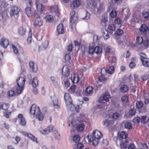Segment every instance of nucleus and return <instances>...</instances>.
<instances>
[{
	"label": "nucleus",
	"mask_w": 149,
	"mask_h": 149,
	"mask_svg": "<svg viewBox=\"0 0 149 149\" xmlns=\"http://www.w3.org/2000/svg\"><path fill=\"white\" fill-rule=\"evenodd\" d=\"M118 138L115 137L117 140L116 144L117 146H120L121 149H126L127 147V142L126 140L127 134L124 132L122 131L118 133Z\"/></svg>",
	"instance_id": "f257e3e1"
},
{
	"label": "nucleus",
	"mask_w": 149,
	"mask_h": 149,
	"mask_svg": "<svg viewBox=\"0 0 149 149\" xmlns=\"http://www.w3.org/2000/svg\"><path fill=\"white\" fill-rule=\"evenodd\" d=\"M102 135L100 132L95 130L93 132L92 135H91L89 136L88 135L86 138L89 142L92 141L93 145L95 146L98 145L100 139L102 138Z\"/></svg>",
	"instance_id": "f03ea898"
},
{
	"label": "nucleus",
	"mask_w": 149,
	"mask_h": 149,
	"mask_svg": "<svg viewBox=\"0 0 149 149\" xmlns=\"http://www.w3.org/2000/svg\"><path fill=\"white\" fill-rule=\"evenodd\" d=\"M17 85L16 92L18 94L22 93L24 85L25 82V76L23 73L21 74L16 81Z\"/></svg>",
	"instance_id": "7ed1b4c3"
},
{
	"label": "nucleus",
	"mask_w": 149,
	"mask_h": 149,
	"mask_svg": "<svg viewBox=\"0 0 149 149\" xmlns=\"http://www.w3.org/2000/svg\"><path fill=\"white\" fill-rule=\"evenodd\" d=\"M64 99L67 106L71 111H74L75 109L77 112H79V110L76 109L77 107L73 104L72 100L68 93H66L64 94Z\"/></svg>",
	"instance_id": "20e7f679"
},
{
	"label": "nucleus",
	"mask_w": 149,
	"mask_h": 149,
	"mask_svg": "<svg viewBox=\"0 0 149 149\" xmlns=\"http://www.w3.org/2000/svg\"><path fill=\"white\" fill-rule=\"evenodd\" d=\"M136 43L139 44H143L145 47H147L148 45L149 40L147 39L144 40L141 36H139L137 37Z\"/></svg>",
	"instance_id": "39448f33"
},
{
	"label": "nucleus",
	"mask_w": 149,
	"mask_h": 149,
	"mask_svg": "<svg viewBox=\"0 0 149 149\" xmlns=\"http://www.w3.org/2000/svg\"><path fill=\"white\" fill-rule=\"evenodd\" d=\"M87 3L88 8L92 10H94L96 9L97 4L94 0H87Z\"/></svg>",
	"instance_id": "423d86ee"
},
{
	"label": "nucleus",
	"mask_w": 149,
	"mask_h": 149,
	"mask_svg": "<svg viewBox=\"0 0 149 149\" xmlns=\"http://www.w3.org/2000/svg\"><path fill=\"white\" fill-rule=\"evenodd\" d=\"M40 0H36V4L37 11L40 12V13L42 12L45 9L43 5L40 3Z\"/></svg>",
	"instance_id": "0eeeda50"
},
{
	"label": "nucleus",
	"mask_w": 149,
	"mask_h": 149,
	"mask_svg": "<svg viewBox=\"0 0 149 149\" xmlns=\"http://www.w3.org/2000/svg\"><path fill=\"white\" fill-rule=\"evenodd\" d=\"M38 81L37 78L35 77L32 79H29V83L33 87H36L38 85Z\"/></svg>",
	"instance_id": "6e6552de"
},
{
	"label": "nucleus",
	"mask_w": 149,
	"mask_h": 149,
	"mask_svg": "<svg viewBox=\"0 0 149 149\" xmlns=\"http://www.w3.org/2000/svg\"><path fill=\"white\" fill-rule=\"evenodd\" d=\"M51 99L52 100L54 107L55 108L58 109L59 107L58 105V101L57 98L54 96L51 97Z\"/></svg>",
	"instance_id": "1a4fd4ad"
},
{
	"label": "nucleus",
	"mask_w": 149,
	"mask_h": 149,
	"mask_svg": "<svg viewBox=\"0 0 149 149\" xmlns=\"http://www.w3.org/2000/svg\"><path fill=\"white\" fill-rule=\"evenodd\" d=\"M12 46L14 53L15 54H17L18 53V50L20 51L21 53H23L24 51L22 47L19 45H18L16 47L13 44H12Z\"/></svg>",
	"instance_id": "9d476101"
},
{
	"label": "nucleus",
	"mask_w": 149,
	"mask_h": 149,
	"mask_svg": "<svg viewBox=\"0 0 149 149\" xmlns=\"http://www.w3.org/2000/svg\"><path fill=\"white\" fill-rule=\"evenodd\" d=\"M18 117L19 120V124L22 126H25L26 124V121L23 115L22 114H19Z\"/></svg>",
	"instance_id": "9b49d317"
},
{
	"label": "nucleus",
	"mask_w": 149,
	"mask_h": 149,
	"mask_svg": "<svg viewBox=\"0 0 149 149\" xmlns=\"http://www.w3.org/2000/svg\"><path fill=\"white\" fill-rule=\"evenodd\" d=\"M26 29L24 27L22 26L19 27L18 29V33L20 36H23L26 34Z\"/></svg>",
	"instance_id": "f8f14e48"
},
{
	"label": "nucleus",
	"mask_w": 149,
	"mask_h": 149,
	"mask_svg": "<svg viewBox=\"0 0 149 149\" xmlns=\"http://www.w3.org/2000/svg\"><path fill=\"white\" fill-rule=\"evenodd\" d=\"M19 9L16 6H14L11 8V15H17L19 11Z\"/></svg>",
	"instance_id": "ddd939ff"
},
{
	"label": "nucleus",
	"mask_w": 149,
	"mask_h": 149,
	"mask_svg": "<svg viewBox=\"0 0 149 149\" xmlns=\"http://www.w3.org/2000/svg\"><path fill=\"white\" fill-rule=\"evenodd\" d=\"M48 43L47 41H46L41 45L39 46L38 48L39 52L45 50L48 47Z\"/></svg>",
	"instance_id": "4468645a"
},
{
	"label": "nucleus",
	"mask_w": 149,
	"mask_h": 149,
	"mask_svg": "<svg viewBox=\"0 0 149 149\" xmlns=\"http://www.w3.org/2000/svg\"><path fill=\"white\" fill-rule=\"evenodd\" d=\"M78 20L77 16H74L70 17V27L71 29L72 28V24L74 23Z\"/></svg>",
	"instance_id": "2eb2a0df"
},
{
	"label": "nucleus",
	"mask_w": 149,
	"mask_h": 149,
	"mask_svg": "<svg viewBox=\"0 0 149 149\" xmlns=\"http://www.w3.org/2000/svg\"><path fill=\"white\" fill-rule=\"evenodd\" d=\"M65 62L67 64L69 65L71 61V56L70 53L66 52L65 56Z\"/></svg>",
	"instance_id": "dca6fc26"
},
{
	"label": "nucleus",
	"mask_w": 149,
	"mask_h": 149,
	"mask_svg": "<svg viewBox=\"0 0 149 149\" xmlns=\"http://www.w3.org/2000/svg\"><path fill=\"white\" fill-rule=\"evenodd\" d=\"M64 70L65 71L64 74V76L66 77L69 76L70 72L69 70L67 67V66H64L62 68V72L63 74V72Z\"/></svg>",
	"instance_id": "f3484780"
},
{
	"label": "nucleus",
	"mask_w": 149,
	"mask_h": 149,
	"mask_svg": "<svg viewBox=\"0 0 149 149\" xmlns=\"http://www.w3.org/2000/svg\"><path fill=\"white\" fill-rule=\"evenodd\" d=\"M25 10V13L27 16L30 17L32 16L33 10L30 7H26Z\"/></svg>",
	"instance_id": "a211bd4d"
},
{
	"label": "nucleus",
	"mask_w": 149,
	"mask_h": 149,
	"mask_svg": "<svg viewBox=\"0 0 149 149\" xmlns=\"http://www.w3.org/2000/svg\"><path fill=\"white\" fill-rule=\"evenodd\" d=\"M9 44L8 40L4 38H2L1 41L0 42V45L3 47H6Z\"/></svg>",
	"instance_id": "6ab92c4d"
},
{
	"label": "nucleus",
	"mask_w": 149,
	"mask_h": 149,
	"mask_svg": "<svg viewBox=\"0 0 149 149\" xmlns=\"http://www.w3.org/2000/svg\"><path fill=\"white\" fill-rule=\"evenodd\" d=\"M109 33L111 34L113 33V31L115 30L116 27L113 24H110L108 26Z\"/></svg>",
	"instance_id": "aec40b11"
},
{
	"label": "nucleus",
	"mask_w": 149,
	"mask_h": 149,
	"mask_svg": "<svg viewBox=\"0 0 149 149\" xmlns=\"http://www.w3.org/2000/svg\"><path fill=\"white\" fill-rule=\"evenodd\" d=\"M57 31L58 34H63L64 32L63 25L62 24H59L57 26Z\"/></svg>",
	"instance_id": "412c9836"
},
{
	"label": "nucleus",
	"mask_w": 149,
	"mask_h": 149,
	"mask_svg": "<svg viewBox=\"0 0 149 149\" xmlns=\"http://www.w3.org/2000/svg\"><path fill=\"white\" fill-rule=\"evenodd\" d=\"M38 112L36 116V118L38 119L40 121H42L43 120L44 118L43 115L42 113L40 112V110L39 107H38Z\"/></svg>",
	"instance_id": "4be33fe9"
},
{
	"label": "nucleus",
	"mask_w": 149,
	"mask_h": 149,
	"mask_svg": "<svg viewBox=\"0 0 149 149\" xmlns=\"http://www.w3.org/2000/svg\"><path fill=\"white\" fill-rule=\"evenodd\" d=\"M26 134L28 137L31 140L36 143H38V142L37 141V138H36L33 135L31 134L27 133Z\"/></svg>",
	"instance_id": "5701e85b"
},
{
	"label": "nucleus",
	"mask_w": 149,
	"mask_h": 149,
	"mask_svg": "<svg viewBox=\"0 0 149 149\" xmlns=\"http://www.w3.org/2000/svg\"><path fill=\"white\" fill-rule=\"evenodd\" d=\"M107 21V17H105V15L102 16L101 22V23L102 26H105Z\"/></svg>",
	"instance_id": "b1692460"
},
{
	"label": "nucleus",
	"mask_w": 149,
	"mask_h": 149,
	"mask_svg": "<svg viewBox=\"0 0 149 149\" xmlns=\"http://www.w3.org/2000/svg\"><path fill=\"white\" fill-rule=\"evenodd\" d=\"M85 123V122H83L82 123L79 124L77 127V129L78 131H83L84 129L85 125L84 123Z\"/></svg>",
	"instance_id": "393cba45"
},
{
	"label": "nucleus",
	"mask_w": 149,
	"mask_h": 149,
	"mask_svg": "<svg viewBox=\"0 0 149 149\" xmlns=\"http://www.w3.org/2000/svg\"><path fill=\"white\" fill-rule=\"evenodd\" d=\"M36 110V104H33L31 107L30 113L31 114L34 115Z\"/></svg>",
	"instance_id": "a878e982"
},
{
	"label": "nucleus",
	"mask_w": 149,
	"mask_h": 149,
	"mask_svg": "<svg viewBox=\"0 0 149 149\" xmlns=\"http://www.w3.org/2000/svg\"><path fill=\"white\" fill-rule=\"evenodd\" d=\"M95 52L97 55H100L101 54L102 52V49L101 47L100 46H96L94 47Z\"/></svg>",
	"instance_id": "bb28decb"
},
{
	"label": "nucleus",
	"mask_w": 149,
	"mask_h": 149,
	"mask_svg": "<svg viewBox=\"0 0 149 149\" xmlns=\"http://www.w3.org/2000/svg\"><path fill=\"white\" fill-rule=\"evenodd\" d=\"M80 5V3L79 0H76L73 1L72 4H71V7L72 8L73 7L77 8Z\"/></svg>",
	"instance_id": "cd10ccee"
},
{
	"label": "nucleus",
	"mask_w": 149,
	"mask_h": 149,
	"mask_svg": "<svg viewBox=\"0 0 149 149\" xmlns=\"http://www.w3.org/2000/svg\"><path fill=\"white\" fill-rule=\"evenodd\" d=\"M128 90V88L127 86L125 85H123L121 86L120 88V90L121 92L125 93L127 92Z\"/></svg>",
	"instance_id": "c85d7f7f"
},
{
	"label": "nucleus",
	"mask_w": 149,
	"mask_h": 149,
	"mask_svg": "<svg viewBox=\"0 0 149 149\" xmlns=\"http://www.w3.org/2000/svg\"><path fill=\"white\" fill-rule=\"evenodd\" d=\"M53 135L54 136V138L56 139L57 140L60 139L61 138L60 134L56 130L53 131Z\"/></svg>",
	"instance_id": "c756f323"
},
{
	"label": "nucleus",
	"mask_w": 149,
	"mask_h": 149,
	"mask_svg": "<svg viewBox=\"0 0 149 149\" xmlns=\"http://www.w3.org/2000/svg\"><path fill=\"white\" fill-rule=\"evenodd\" d=\"M42 24V22L40 18L35 20L34 25L36 26H41Z\"/></svg>",
	"instance_id": "7c9ffc66"
},
{
	"label": "nucleus",
	"mask_w": 149,
	"mask_h": 149,
	"mask_svg": "<svg viewBox=\"0 0 149 149\" xmlns=\"http://www.w3.org/2000/svg\"><path fill=\"white\" fill-rule=\"evenodd\" d=\"M143 65H149V58L146 57L144 58H141Z\"/></svg>",
	"instance_id": "2f4dec72"
},
{
	"label": "nucleus",
	"mask_w": 149,
	"mask_h": 149,
	"mask_svg": "<svg viewBox=\"0 0 149 149\" xmlns=\"http://www.w3.org/2000/svg\"><path fill=\"white\" fill-rule=\"evenodd\" d=\"M110 98V96L107 94H104L103 96V100L106 102H108L109 99Z\"/></svg>",
	"instance_id": "473e14b6"
},
{
	"label": "nucleus",
	"mask_w": 149,
	"mask_h": 149,
	"mask_svg": "<svg viewBox=\"0 0 149 149\" xmlns=\"http://www.w3.org/2000/svg\"><path fill=\"white\" fill-rule=\"evenodd\" d=\"M105 70L107 73L111 74L114 72V67L113 66H111L107 70L106 69Z\"/></svg>",
	"instance_id": "72a5a7b5"
},
{
	"label": "nucleus",
	"mask_w": 149,
	"mask_h": 149,
	"mask_svg": "<svg viewBox=\"0 0 149 149\" xmlns=\"http://www.w3.org/2000/svg\"><path fill=\"white\" fill-rule=\"evenodd\" d=\"M93 88L92 87L89 86L86 88L85 90L86 93L88 94L92 93Z\"/></svg>",
	"instance_id": "f704fd0d"
},
{
	"label": "nucleus",
	"mask_w": 149,
	"mask_h": 149,
	"mask_svg": "<svg viewBox=\"0 0 149 149\" xmlns=\"http://www.w3.org/2000/svg\"><path fill=\"white\" fill-rule=\"evenodd\" d=\"M136 107L139 109H141L143 106V104L142 102L141 101H137L136 103Z\"/></svg>",
	"instance_id": "c9c22d12"
},
{
	"label": "nucleus",
	"mask_w": 149,
	"mask_h": 149,
	"mask_svg": "<svg viewBox=\"0 0 149 149\" xmlns=\"http://www.w3.org/2000/svg\"><path fill=\"white\" fill-rule=\"evenodd\" d=\"M148 117L146 116H142L141 119V122L144 124H145L148 121Z\"/></svg>",
	"instance_id": "e433bc0d"
},
{
	"label": "nucleus",
	"mask_w": 149,
	"mask_h": 149,
	"mask_svg": "<svg viewBox=\"0 0 149 149\" xmlns=\"http://www.w3.org/2000/svg\"><path fill=\"white\" fill-rule=\"evenodd\" d=\"M124 126L125 128L126 129L130 130L132 128V125L131 123L127 122L125 123Z\"/></svg>",
	"instance_id": "4c0bfd02"
},
{
	"label": "nucleus",
	"mask_w": 149,
	"mask_h": 149,
	"mask_svg": "<svg viewBox=\"0 0 149 149\" xmlns=\"http://www.w3.org/2000/svg\"><path fill=\"white\" fill-rule=\"evenodd\" d=\"M30 70L31 72H36L38 70L37 66H30Z\"/></svg>",
	"instance_id": "58836bf2"
},
{
	"label": "nucleus",
	"mask_w": 149,
	"mask_h": 149,
	"mask_svg": "<svg viewBox=\"0 0 149 149\" xmlns=\"http://www.w3.org/2000/svg\"><path fill=\"white\" fill-rule=\"evenodd\" d=\"M45 19L47 22H52L53 20V17L52 15H47L45 17Z\"/></svg>",
	"instance_id": "ea45409f"
},
{
	"label": "nucleus",
	"mask_w": 149,
	"mask_h": 149,
	"mask_svg": "<svg viewBox=\"0 0 149 149\" xmlns=\"http://www.w3.org/2000/svg\"><path fill=\"white\" fill-rule=\"evenodd\" d=\"M108 60L109 62L113 64V63H115L116 61V57L113 56L111 58H109Z\"/></svg>",
	"instance_id": "a19ab883"
},
{
	"label": "nucleus",
	"mask_w": 149,
	"mask_h": 149,
	"mask_svg": "<svg viewBox=\"0 0 149 149\" xmlns=\"http://www.w3.org/2000/svg\"><path fill=\"white\" fill-rule=\"evenodd\" d=\"M95 52L94 47L93 46L90 47L88 50V54H92Z\"/></svg>",
	"instance_id": "79ce46f5"
},
{
	"label": "nucleus",
	"mask_w": 149,
	"mask_h": 149,
	"mask_svg": "<svg viewBox=\"0 0 149 149\" xmlns=\"http://www.w3.org/2000/svg\"><path fill=\"white\" fill-rule=\"evenodd\" d=\"M80 139V138L79 135H76L73 137V140L75 143H77L79 141Z\"/></svg>",
	"instance_id": "37998d69"
},
{
	"label": "nucleus",
	"mask_w": 149,
	"mask_h": 149,
	"mask_svg": "<svg viewBox=\"0 0 149 149\" xmlns=\"http://www.w3.org/2000/svg\"><path fill=\"white\" fill-rule=\"evenodd\" d=\"M147 27L145 24L142 25L139 28V30L140 31L143 32H144L147 31Z\"/></svg>",
	"instance_id": "c03bdc74"
},
{
	"label": "nucleus",
	"mask_w": 149,
	"mask_h": 149,
	"mask_svg": "<svg viewBox=\"0 0 149 149\" xmlns=\"http://www.w3.org/2000/svg\"><path fill=\"white\" fill-rule=\"evenodd\" d=\"M47 130L49 131V133L52 131H53L54 130H56L54 128V126L52 125H50L48 126L47 127Z\"/></svg>",
	"instance_id": "a18cd8bd"
},
{
	"label": "nucleus",
	"mask_w": 149,
	"mask_h": 149,
	"mask_svg": "<svg viewBox=\"0 0 149 149\" xmlns=\"http://www.w3.org/2000/svg\"><path fill=\"white\" fill-rule=\"evenodd\" d=\"M51 79L54 85L55 86H57V81L56 78L52 76L51 77Z\"/></svg>",
	"instance_id": "49530a36"
},
{
	"label": "nucleus",
	"mask_w": 149,
	"mask_h": 149,
	"mask_svg": "<svg viewBox=\"0 0 149 149\" xmlns=\"http://www.w3.org/2000/svg\"><path fill=\"white\" fill-rule=\"evenodd\" d=\"M136 58L135 57H132L131 59V62L130 63L129 65H131L132 64L133 65H135L136 64L135 62L136 61Z\"/></svg>",
	"instance_id": "de8ad7c7"
},
{
	"label": "nucleus",
	"mask_w": 149,
	"mask_h": 149,
	"mask_svg": "<svg viewBox=\"0 0 149 149\" xmlns=\"http://www.w3.org/2000/svg\"><path fill=\"white\" fill-rule=\"evenodd\" d=\"M143 16L145 19H147L148 18L149 15V12L144 11L142 13Z\"/></svg>",
	"instance_id": "09e8293b"
},
{
	"label": "nucleus",
	"mask_w": 149,
	"mask_h": 149,
	"mask_svg": "<svg viewBox=\"0 0 149 149\" xmlns=\"http://www.w3.org/2000/svg\"><path fill=\"white\" fill-rule=\"evenodd\" d=\"M117 13L116 10H113L111 11L110 14V15L112 18L115 17L117 15Z\"/></svg>",
	"instance_id": "8fccbe9b"
},
{
	"label": "nucleus",
	"mask_w": 149,
	"mask_h": 149,
	"mask_svg": "<svg viewBox=\"0 0 149 149\" xmlns=\"http://www.w3.org/2000/svg\"><path fill=\"white\" fill-rule=\"evenodd\" d=\"M104 8L103 4L100 3V4L99 7L97 8V12L98 13H100L103 10Z\"/></svg>",
	"instance_id": "3c124183"
},
{
	"label": "nucleus",
	"mask_w": 149,
	"mask_h": 149,
	"mask_svg": "<svg viewBox=\"0 0 149 149\" xmlns=\"http://www.w3.org/2000/svg\"><path fill=\"white\" fill-rule=\"evenodd\" d=\"M84 146L82 143H78L76 147H75L74 149H82L83 148Z\"/></svg>",
	"instance_id": "603ef678"
},
{
	"label": "nucleus",
	"mask_w": 149,
	"mask_h": 149,
	"mask_svg": "<svg viewBox=\"0 0 149 149\" xmlns=\"http://www.w3.org/2000/svg\"><path fill=\"white\" fill-rule=\"evenodd\" d=\"M128 97L127 96H124L122 97L121 100L123 102L126 103L128 101Z\"/></svg>",
	"instance_id": "864d4df0"
},
{
	"label": "nucleus",
	"mask_w": 149,
	"mask_h": 149,
	"mask_svg": "<svg viewBox=\"0 0 149 149\" xmlns=\"http://www.w3.org/2000/svg\"><path fill=\"white\" fill-rule=\"evenodd\" d=\"M32 33L31 32V29H30L29 32V36L27 38V41H29L30 42L32 40Z\"/></svg>",
	"instance_id": "5fc2aeb1"
},
{
	"label": "nucleus",
	"mask_w": 149,
	"mask_h": 149,
	"mask_svg": "<svg viewBox=\"0 0 149 149\" xmlns=\"http://www.w3.org/2000/svg\"><path fill=\"white\" fill-rule=\"evenodd\" d=\"M112 118L114 120H116L119 117V114L118 113L115 112L114 113L112 116Z\"/></svg>",
	"instance_id": "6e6d98bb"
},
{
	"label": "nucleus",
	"mask_w": 149,
	"mask_h": 149,
	"mask_svg": "<svg viewBox=\"0 0 149 149\" xmlns=\"http://www.w3.org/2000/svg\"><path fill=\"white\" fill-rule=\"evenodd\" d=\"M127 146V145L126 149L127 148H128V149H135L136 148L135 145L133 143H130L128 146V147Z\"/></svg>",
	"instance_id": "4d7b16f0"
},
{
	"label": "nucleus",
	"mask_w": 149,
	"mask_h": 149,
	"mask_svg": "<svg viewBox=\"0 0 149 149\" xmlns=\"http://www.w3.org/2000/svg\"><path fill=\"white\" fill-rule=\"evenodd\" d=\"M72 44H70L68 47L67 50L66 52L68 53H70L72 51Z\"/></svg>",
	"instance_id": "13d9d810"
},
{
	"label": "nucleus",
	"mask_w": 149,
	"mask_h": 149,
	"mask_svg": "<svg viewBox=\"0 0 149 149\" xmlns=\"http://www.w3.org/2000/svg\"><path fill=\"white\" fill-rule=\"evenodd\" d=\"M74 83H77L78 82L79 79V77L77 76H74V77L73 80H72Z\"/></svg>",
	"instance_id": "bf43d9fd"
},
{
	"label": "nucleus",
	"mask_w": 149,
	"mask_h": 149,
	"mask_svg": "<svg viewBox=\"0 0 149 149\" xmlns=\"http://www.w3.org/2000/svg\"><path fill=\"white\" fill-rule=\"evenodd\" d=\"M115 23L118 24H120L122 22V20L119 17H117L115 19Z\"/></svg>",
	"instance_id": "052dcab7"
},
{
	"label": "nucleus",
	"mask_w": 149,
	"mask_h": 149,
	"mask_svg": "<svg viewBox=\"0 0 149 149\" xmlns=\"http://www.w3.org/2000/svg\"><path fill=\"white\" fill-rule=\"evenodd\" d=\"M8 96L12 97L15 95V93L13 91L10 90L8 91Z\"/></svg>",
	"instance_id": "680f3d73"
},
{
	"label": "nucleus",
	"mask_w": 149,
	"mask_h": 149,
	"mask_svg": "<svg viewBox=\"0 0 149 149\" xmlns=\"http://www.w3.org/2000/svg\"><path fill=\"white\" fill-rule=\"evenodd\" d=\"M90 14L89 13L86 11L85 16L83 19H88L90 18Z\"/></svg>",
	"instance_id": "e2e57ef3"
},
{
	"label": "nucleus",
	"mask_w": 149,
	"mask_h": 149,
	"mask_svg": "<svg viewBox=\"0 0 149 149\" xmlns=\"http://www.w3.org/2000/svg\"><path fill=\"white\" fill-rule=\"evenodd\" d=\"M40 131L41 133L44 135L46 134L49 133V131L47 130V128L42 130H40Z\"/></svg>",
	"instance_id": "0e129e2a"
},
{
	"label": "nucleus",
	"mask_w": 149,
	"mask_h": 149,
	"mask_svg": "<svg viewBox=\"0 0 149 149\" xmlns=\"http://www.w3.org/2000/svg\"><path fill=\"white\" fill-rule=\"evenodd\" d=\"M9 105L8 104L3 103V106L2 109L6 110L9 107Z\"/></svg>",
	"instance_id": "69168bd1"
},
{
	"label": "nucleus",
	"mask_w": 149,
	"mask_h": 149,
	"mask_svg": "<svg viewBox=\"0 0 149 149\" xmlns=\"http://www.w3.org/2000/svg\"><path fill=\"white\" fill-rule=\"evenodd\" d=\"M141 148L140 149H147L148 146L147 144L145 143H141Z\"/></svg>",
	"instance_id": "338daca9"
},
{
	"label": "nucleus",
	"mask_w": 149,
	"mask_h": 149,
	"mask_svg": "<svg viewBox=\"0 0 149 149\" xmlns=\"http://www.w3.org/2000/svg\"><path fill=\"white\" fill-rule=\"evenodd\" d=\"M81 41L80 40H79V41H74V43L75 46L78 47H80L81 45Z\"/></svg>",
	"instance_id": "774afa93"
}]
</instances>
